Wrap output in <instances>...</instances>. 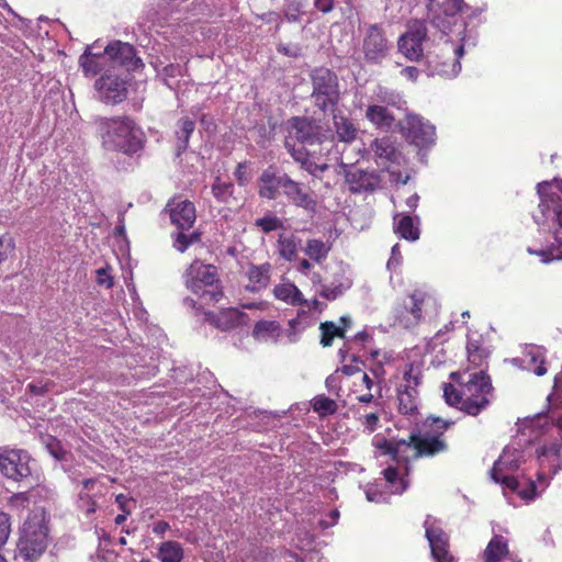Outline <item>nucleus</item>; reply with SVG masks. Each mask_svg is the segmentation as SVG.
<instances>
[{"label": "nucleus", "mask_w": 562, "mask_h": 562, "mask_svg": "<svg viewBox=\"0 0 562 562\" xmlns=\"http://www.w3.org/2000/svg\"><path fill=\"white\" fill-rule=\"evenodd\" d=\"M450 379L454 384H443V397L448 405L471 416H477L487 408L494 387L485 369L452 372Z\"/></svg>", "instance_id": "nucleus-1"}, {"label": "nucleus", "mask_w": 562, "mask_h": 562, "mask_svg": "<svg viewBox=\"0 0 562 562\" xmlns=\"http://www.w3.org/2000/svg\"><path fill=\"white\" fill-rule=\"evenodd\" d=\"M453 425L454 420L428 416L424 422L423 431H413L407 439L384 440L380 447L385 454L397 462L403 459L402 453L406 448H413L414 459L434 458L449 450V445L443 436Z\"/></svg>", "instance_id": "nucleus-2"}, {"label": "nucleus", "mask_w": 562, "mask_h": 562, "mask_svg": "<svg viewBox=\"0 0 562 562\" xmlns=\"http://www.w3.org/2000/svg\"><path fill=\"white\" fill-rule=\"evenodd\" d=\"M537 192L541 216H535V221L538 225L557 226L553 231L555 244L541 250L528 248V252L540 256L543 263L562 260V180L538 183Z\"/></svg>", "instance_id": "nucleus-3"}, {"label": "nucleus", "mask_w": 562, "mask_h": 562, "mask_svg": "<svg viewBox=\"0 0 562 562\" xmlns=\"http://www.w3.org/2000/svg\"><path fill=\"white\" fill-rule=\"evenodd\" d=\"M102 147L108 150L135 154L143 148V132L128 115L100 116L93 121Z\"/></svg>", "instance_id": "nucleus-4"}, {"label": "nucleus", "mask_w": 562, "mask_h": 562, "mask_svg": "<svg viewBox=\"0 0 562 562\" xmlns=\"http://www.w3.org/2000/svg\"><path fill=\"white\" fill-rule=\"evenodd\" d=\"M335 146L334 135L328 133L307 146H291L289 142L285 147L295 162L312 177L321 179V175L328 170L327 157Z\"/></svg>", "instance_id": "nucleus-5"}, {"label": "nucleus", "mask_w": 562, "mask_h": 562, "mask_svg": "<svg viewBox=\"0 0 562 562\" xmlns=\"http://www.w3.org/2000/svg\"><path fill=\"white\" fill-rule=\"evenodd\" d=\"M184 279L186 286L207 304H215L224 296L217 268L213 265L195 260L187 268Z\"/></svg>", "instance_id": "nucleus-6"}, {"label": "nucleus", "mask_w": 562, "mask_h": 562, "mask_svg": "<svg viewBox=\"0 0 562 562\" xmlns=\"http://www.w3.org/2000/svg\"><path fill=\"white\" fill-rule=\"evenodd\" d=\"M48 544V527L44 514H33L24 521L18 542L19 554L26 561L37 560Z\"/></svg>", "instance_id": "nucleus-7"}, {"label": "nucleus", "mask_w": 562, "mask_h": 562, "mask_svg": "<svg viewBox=\"0 0 562 562\" xmlns=\"http://www.w3.org/2000/svg\"><path fill=\"white\" fill-rule=\"evenodd\" d=\"M312 98L322 111L334 109L340 100L339 80L335 71L327 67H315L310 74Z\"/></svg>", "instance_id": "nucleus-8"}, {"label": "nucleus", "mask_w": 562, "mask_h": 562, "mask_svg": "<svg viewBox=\"0 0 562 562\" xmlns=\"http://www.w3.org/2000/svg\"><path fill=\"white\" fill-rule=\"evenodd\" d=\"M423 373L418 367L409 363L405 367L403 380L396 387L397 409L404 416L418 415L419 392Z\"/></svg>", "instance_id": "nucleus-9"}, {"label": "nucleus", "mask_w": 562, "mask_h": 562, "mask_svg": "<svg viewBox=\"0 0 562 562\" xmlns=\"http://www.w3.org/2000/svg\"><path fill=\"white\" fill-rule=\"evenodd\" d=\"M464 54L463 45H445L427 55L426 67L429 76L453 78L461 71L460 59Z\"/></svg>", "instance_id": "nucleus-10"}, {"label": "nucleus", "mask_w": 562, "mask_h": 562, "mask_svg": "<svg viewBox=\"0 0 562 562\" xmlns=\"http://www.w3.org/2000/svg\"><path fill=\"white\" fill-rule=\"evenodd\" d=\"M391 44L385 30L379 23L369 24L362 33V53L366 63L381 64L389 55Z\"/></svg>", "instance_id": "nucleus-11"}, {"label": "nucleus", "mask_w": 562, "mask_h": 562, "mask_svg": "<svg viewBox=\"0 0 562 562\" xmlns=\"http://www.w3.org/2000/svg\"><path fill=\"white\" fill-rule=\"evenodd\" d=\"M427 26L424 21L412 20L407 31L397 41L398 52L411 61H420L424 57L423 44L427 38Z\"/></svg>", "instance_id": "nucleus-12"}, {"label": "nucleus", "mask_w": 562, "mask_h": 562, "mask_svg": "<svg viewBox=\"0 0 562 562\" xmlns=\"http://www.w3.org/2000/svg\"><path fill=\"white\" fill-rule=\"evenodd\" d=\"M31 456L23 449L0 448V472L14 482H20L32 474Z\"/></svg>", "instance_id": "nucleus-13"}, {"label": "nucleus", "mask_w": 562, "mask_h": 562, "mask_svg": "<svg viewBox=\"0 0 562 562\" xmlns=\"http://www.w3.org/2000/svg\"><path fill=\"white\" fill-rule=\"evenodd\" d=\"M397 125L402 135L418 147H426L435 142V126L420 115L407 114Z\"/></svg>", "instance_id": "nucleus-14"}, {"label": "nucleus", "mask_w": 562, "mask_h": 562, "mask_svg": "<svg viewBox=\"0 0 562 562\" xmlns=\"http://www.w3.org/2000/svg\"><path fill=\"white\" fill-rule=\"evenodd\" d=\"M431 296L423 291H414L403 303L395 307L397 323L411 329L416 327L423 319V310L431 301Z\"/></svg>", "instance_id": "nucleus-15"}, {"label": "nucleus", "mask_w": 562, "mask_h": 562, "mask_svg": "<svg viewBox=\"0 0 562 562\" xmlns=\"http://www.w3.org/2000/svg\"><path fill=\"white\" fill-rule=\"evenodd\" d=\"M98 98L105 104H117L127 98V81L120 75L106 71L95 80Z\"/></svg>", "instance_id": "nucleus-16"}, {"label": "nucleus", "mask_w": 562, "mask_h": 562, "mask_svg": "<svg viewBox=\"0 0 562 562\" xmlns=\"http://www.w3.org/2000/svg\"><path fill=\"white\" fill-rule=\"evenodd\" d=\"M340 168L345 176L346 183L349 190L353 193L362 191H374L381 183V177L375 171H367L359 168L349 167L347 164L341 162Z\"/></svg>", "instance_id": "nucleus-17"}, {"label": "nucleus", "mask_w": 562, "mask_h": 562, "mask_svg": "<svg viewBox=\"0 0 562 562\" xmlns=\"http://www.w3.org/2000/svg\"><path fill=\"white\" fill-rule=\"evenodd\" d=\"M113 66H120L126 71H136L144 67L139 57L136 56L135 47L128 43L115 42L109 44L104 49Z\"/></svg>", "instance_id": "nucleus-18"}, {"label": "nucleus", "mask_w": 562, "mask_h": 562, "mask_svg": "<svg viewBox=\"0 0 562 562\" xmlns=\"http://www.w3.org/2000/svg\"><path fill=\"white\" fill-rule=\"evenodd\" d=\"M282 193L293 205L308 213L316 212L317 201L313 194L305 190L303 183L293 180L286 173L283 175Z\"/></svg>", "instance_id": "nucleus-19"}, {"label": "nucleus", "mask_w": 562, "mask_h": 562, "mask_svg": "<svg viewBox=\"0 0 562 562\" xmlns=\"http://www.w3.org/2000/svg\"><path fill=\"white\" fill-rule=\"evenodd\" d=\"M165 211L168 212L171 223L181 231H189L196 220L194 204L179 196L169 200Z\"/></svg>", "instance_id": "nucleus-20"}, {"label": "nucleus", "mask_w": 562, "mask_h": 562, "mask_svg": "<svg viewBox=\"0 0 562 562\" xmlns=\"http://www.w3.org/2000/svg\"><path fill=\"white\" fill-rule=\"evenodd\" d=\"M425 535L429 542L431 555L435 562H453V557L449 550V536L439 526L425 521Z\"/></svg>", "instance_id": "nucleus-21"}, {"label": "nucleus", "mask_w": 562, "mask_h": 562, "mask_svg": "<svg viewBox=\"0 0 562 562\" xmlns=\"http://www.w3.org/2000/svg\"><path fill=\"white\" fill-rule=\"evenodd\" d=\"M291 134L300 143L299 146H307L328 134L322 126L307 117L294 116L290 120Z\"/></svg>", "instance_id": "nucleus-22"}, {"label": "nucleus", "mask_w": 562, "mask_h": 562, "mask_svg": "<svg viewBox=\"0 0 562 562\" xmlns=\"http://www.w3.org/2000/svg\"><path fill=\"white\" fill-rule=\"evenodd\" d=\"M205 319L216 328L224 331L247 325L249 322V317L246 313L234 307L224 308L217 314L206 312Z\"/></svg>", "instance_id": "nucleus-23"}, {"label": "nucleus", "mask_w": 562, "mask_h": 562, "mask_svg": "<svg viewBox=\"0 0 562 562\" xmlns=\"http://www.w3.org/2000/svg\"><path fill=\"white\" fill-rule=\"evenodd\" d=\"M370 149L373 153L374 161L379 166L389 167L390 165L400 164L401 151L397 149L395 142L389 136L372 140Z\"/></svg>", "instance_id": "nucleus-24"}, {"label": "nucleus", "mask_w": 562, "mask_h": 562, "mask_svg": "<svg viewBox=\"0 0 562 562\" xmlns=\"http://www.w3.org/2000/svg\"><path fill=\"white\" fill-rule=\"evenodd\" d=\"M517 468V464L513 461H508L506 456H501L495 462L491 470V477L496 483H502L505 487L513 492H518L520 483L518 480L509 475L508 472Z\"/></svg>", "instance_id": "nucleus-25"}, {"label": "nucleus", "mask_w": 562, "mask_h": 562, "mask_svg": "<svg viewBox=\"0 0 562 562\" xmlns=\"http://www.w3.org/2000/svg\"><path fill=\"white\" fill-rule=\"evenodd\" d=\"M484 562H520L513 557L508 540L502 535H494L483 552Z\"/></svg>", "instance_id": "nucleus-26"}, {"label": "nucleus", "mask_w": 562, "mask_h": 562, "mask_svg": "<svg viewBox=\"0 0 562 562\" xmlns=\"http://www.w3.org/2000/svg\"><path fill=\"white\" fill-rule=\"evenodd\" d=\"M258 181H259V190H258L259 196L267 199V200H276L279 194V189L282 190L283 175L277 176L273 168L269 167L262 171Z\"/></svg>", "instance_id": "nucleus-27"}, {"label": "nucleus", "mask_w": 562, "mask_h": 562, "mask_svg": "<svg viewBox=\"0 0 562 562\" xmlns=\"http://www.w3.org/2000/svg\"><path fill=\"white\" fill-rule=\"evenodd\" d=\"M366 119L382 132H390L395 125L394 114L384 105L371 104L366 110Z\"/></svg>", "instance_id": "nucleus-28"}, {"label": "nucleus", "mask_w": 562, "mask_h": 562, "mask_svg": "<svg viewBox=\"0 0 562 562\" xmlns=\"http://www.w3.org/2000/svg\"><path fill=\"white\" fill-rule=\"evenodd\" d=\"M333 124L337 138L344 143H352L358 136L359 128L355 122L342 113L333 114Z\"/></svg>", "instance_id": "nucleus-29"}, {"label": "nucleus", "mask_w": 562, "mask_h": 562, "mask_svg": "<svg viewBox=\"0 0 562 562\" xmlns=\"http://www.w3.org/2000/svg\"><path fill=\"white\" fill-rule=\"evenodd\" d=\"M273 295L277 300L292 306L305 305L307 303L300 289L290 281L277 284L273 288Z\"/></svg>", "instance_id": "nucleus-30"}, {"label": "nucleus", "mask_w": 562, "mask_h": 562, "mask_svg": "<svg viewBox=\"0 0 562 562\" xmlns=\"http://www.w3.org/2000/svg\"><path fill=\"white\" fill-rule=\"evenodd\" d=\"M271 265L266 262L260 266L251 265L247 271L249 284L246 289L250 292H259L267 288L270 281Z\"/></svg>", "instance_id": "nucleus-31"}, {"label": "nucleus", "mask_w": 562, "mask_h": 562, "mask_svg": "<svg viewBox=\"0 0 562 562\" xmlns=\"http://www.w3.org/2000/svg\"><path fill=\"white\" fill-rule=\"evenodd\" d=\"M211 192L218 203L226 205L239 204V201L234 195L235 186L232 181L223 180L221 177H216L211 186Z\"/></svg>", "instance_id": "nucleus-32"}, {"label": "nucleus", "mask_w": 562, "mask_h": 562, "mask_svg": "<svg viewBox=\"0 0 562 562\" xmlns=\"http://www.w3.org/2000/svg\"><path fill=\"white\" fill-rule=\"evenodd\" d=\"M331 247V243L329 241H324L318 238H307L302 250L310 260L321 265L327 259Z\"/></svg>", "instance_id": "nucleus-33"}, {"label": "nucleus", "mask_w": 562, "mask_h": 562, "mask_svg": "<svg viewBox=\"0 0 562 562\" xmlns=\"http://www.w3.org/2000/svg\"><path fill=\"white\" fill-rule=\"evenodd\" d=\"M352 285V281L344 273L337 274L334 279L322 285L319 295L326 300L333 301L341 296Z\"/></svg>", "instance_id": "nucleus-34"}, {"label": "nucleus", "mask_w": 562, "mask_h": 562, "mask_svg": "<svg viewBox=\"0 0 562 562\" xmlns=\"http://www.w3.org/2000/svg\"><path fill=\"white\" fill-rule=\"evenodd\" d=\"M395 233L403 239L415 241L419 238L418 223L409 214L397 215L394 223Z\"/></svg>", "instance_id": "nucleus-35"}, {"label": "nucleus", "mask_w": 562, "mask_h": 562, "mask_svg": "<svg viewBox=\"0 0 562 562\" xmlns=\"http://www.w3.org/2000/svg\"><path fill=\"white\" fill-rule=\"evenodd\" d=\"M300 240L293 234H280L277 240L278 252L281 258L292 262L297 259Z\"/></svg>", "instance_id": "nucleus-36"}, {"label": "nucleus", "mask_w": 562, "mask_h": 562, "mask_svg": "<svg viewBox=\"0 0 562 562\" xmlns=\"http://www.w3.org/2000/svg\"><path fill=\"white\" fill-rule=\"evenodd\" d=\"M157 558L160 562H181L183 559V548L177 541H165L159 546Z\"/></svg>", "instance_id": "nucleus-37"}, {"label": "nucleus", "mask_w": 562, "mask_h": 562, "mask_svg": "<svg viewBox=\"0 0 562 562\" xmlns=\"http://www.w3.org/2000/svg\"><path fill=\"white\" fill-rule=\"evenodd\" d=\"M280 333V325L276 321H259L255 324L252 329V337L256 340H268L278 336Z\"/></svg>", "instance_id": "nucleus-38"}, {"label": "nucleus", "mask_w": 562, "mask_h": 562, "mask_svg": "<svg viewBox=\"0 0 562 562\" xmlns=\"http://www.w3.org/2000/svg\"><path fill=\"white\" fill-rule=\"evenodd\" d=\"M311 405L313 411L317 413L319 417L334 415L338 409L337 403L324 394L315 396L311 401Z\"/></svg>", "instance_id": "nucleus-39"}, {"label": "nucleus", "mask_w": 562, "mask_h": 562, "mask_svg": "<svg viewBox=\"0 0 562 562\" xmlns=\"http://www.w3.org/2000/svg\"><path fill=\"white\" fill-rule=\"evenodd\" d=\"M321 330V345L323 347H330L335 338H345L344 328H338L334 322H323L319 325Z\"/></svg>", "instance_id": "nucleus-40"}, {"label": "nucleus", "mask_w": 562, "mask_h": 562, "mask_svg": "<svg viewBox=\"0 0 562 562\" xmlns=\"http://www.w3.org/2000/svg\"><path fill=\"white\" fill-rule=\"evenodd\" d=\"M173 237V247L179 252H184L191 245L201 241V233L194 231L190 234H187L186 231L179 229V232Z\"/></svg>", "instance_id": "nucleus-41"}, {"label": "nucleus", "mask_w": 562, "mask_h": 562, "mask_svg": "<svg viewBox=\"0 0 562 562\" xmlns=\"http://www.w3.org/2000/svg\"><path fill=\"white\" fill-rule=\"evenodd\" d=\"M180 131L177 132L178 136V150L183 151L189 145V139L194 132L195 123L190 117H182L179 121Z\"/></svg>", "instance_id": "nucleus-42"}, {"label": "nucleus", "mask_w": 562, "mask_h": 562, "mask_svg": "<svg viewBox=\"0 0 562 562\" xmlns=\"http://www.w3.org/2000/svg\"><path fill=\"white\" fill-rule=\"evenodd\" d=\"M468 361L475 368L483 366V362L487 358L486 350L476 340H469L467 344Z\"/></svg>", "instance_id": "nucleus-43"}, {"label": "nucleus", "mask_w": 562, "mask_h": 562, "mask_svg": "<svg viewBox=\"0 0 562 562\" xmlns=\"http://www.w3.org/2000/svg\"><path fill=\"white\" fill-rule=\"evenodd\" d=\"M105 55H97L90 52H86L80 57V66L85 74L97 75L102 70V65L100 63V58H103Z\"/></svg>", "instance_id": "nucleus-44"}, {"label": "nucleus", "mask_w": 562, "mask_h": 562, "mask_svg": "<svg viewBox=\"0 0 562 562\" xmlns=\"http://www.w3.org/2000/svg\"><path fill=\"white\" fill-rule=\"evenodd\" d=\"M307 0H286L284 16L289 22H299L304 14Z\"/></svg>", "instance_id": "nucleus-45"}, {"label": "nucleus", "mask_w": 562, "mask_h": 562, "mask_svg": "<svg viewBox=\"0 0 562 562\" xmlns=\"http://www.w3.org/2000/svg\"><path fill=\"white\" fill-rule=\"evenodd\" d=\"M255 226L263 233H270L283 228V222L276 215L268 214L255 221Z\"/></svg>", "instance_id": "nucleus-46"}, {"label": "nucleus", "mask_w": 562, "mask_h": 562, "mask_svg": "<svg viewBox=\"0 0 562 562\" xmlns=\"http://www.w3.org/2000/svg\"><path fill=\"white\" fill-rule=\"evenodd\" d=\"M15 250V241L13 237L5 234L0 237V265L5 262L9 256Z\"/></svg>", "instance_id": "nucleus-47"}, {"label": "nucleus", "mask_w": 562, "mask_h": 562, "mask_svg": "<svg viewBox=\"0 0 562 562\" xmlns=\"http://www.w3.org/2000/svg\"><path fill=\"white\" fill-rule=\"evenodd\" d=\"M379 100L382 103H385L397 109H401L402 105L405 104V101L402 99L400 93L394 91H381L379 94Z\"/></svg>", "instance_id": "nucleus-48"}, {"label": "nucleus", "mask_w": 562, "mask_h": 562, "mask_svg": "<svg viewBox=\"0 0 562 562\" xmlns=\"http://www.w3.org/2000/svg\"><path fill=\"white\" fill-rule=\"evenodd\" d=\"M11 532V522L8 514L0 512V548L5 544Z\"/></svg>", "instance_id": "nucleus-49"}, {"label": "nucleus", "mask_w": 562, "mask_h": 562, "mask_svg": "<svg viewBox=\"0 0 562 562\" xmlns=\"http://www.w3.org/2000/svg\"><path fill=\"white\" fill-rule=\"evenodd\" d=\"M248 162L241 161L238 162L235 170H234V177L240 187H245L249 183L250 177L247 172Z\"/></svg>", "instance_id": "nucleus-50"}, {"label": "nucleus", "mask_w": 562, "mask_h": 562, "mask_svg": "<svg viewBox=\"0 0 562 562\" xmlns=\"http://www.w3.org/2000/svg\"><path fill=\"white\" fill-rule=\"evenodd\" d=\"M10 506L12 508H15V509H24L27 507L29 503H30V495H29V492H21V493H16V494H13L11 497H10Z\"/></svg>", "instance_id": "nucleus-51"}, {"label": "nucleus", "mask_w": 562, "mask_h": 562, "mask_svg": "<svg viewBox=\"0 0 562 562\" xmlns=\"http://www.w3.org/2000/svg\"><path fill=\"white\" fill-rule=\"evenodd\" d=\"M97 273V283L99 285H103L106 289H111L114 285L113 277L110 274L109 269L106 268H100L95 271Z\"/></svg>", "instance_id": "nucleus-52"}, {"label": "nucleus", "mask_w": 562, "mask_h": 562, "mask_svg": "<svg viewBox=\"0 0 562 562\" xmlns=\"http://www.w3.org/2000/svg\"><path fill=\"white\" fill-rule=\"evenodd\" d=\"M517 494L525 501H532L537 495V485L533 481H528L527 486L518 490Z\"/></svg>", "instance_id": "nucleus-53"}, {"label": "nucleus", "mask_w": 562, "mask_h": 562, "mask_svg": "<svg viewBox=\"0 0 562 562\" xmlns=\"http://www.w3.org/2000/svg\"><path fill=\"white\" fill-rule=\"evenodd\" d=\"M380 417L376 413H369L362 417V425L369 432H373L379 425Z\"/></svg>", "instance_id": "nucleus-54"}, {"label": "nucleus", "mask_w": 562, "mask_h": 562, "mask_svg": "<svg viewBox=\"0 0 562 562\" xmlns=\"http://www.w3.org/2000/svg\"><path fill=\"white\" fill-rule=\"evenodd\" d=\"M314 7L323 14H327L334 10L335 0H314Z\"/></svg>", "instance_id": "nucleus-55"}, {"label": "nucleus", "mask_w": 562, "mask_h": 562, "mask_svg": "<svg viewBox=\"0 0 562 562\" xmlns=\"http://www.w3.org/2000/svg\"><path fill=\"white\" fill-rule=\"evenodd\" d=\"M400 74L402 77L406 78L407 80H409L412 82H416L418 80L420 71L415 66H407V67H404Z\"/></svg>", "instance_id": "nucleus-56"}, {"label": "nucleus", "mask_w": 562, "mask_h": 562, "mask_svg": "<svg viewBox=\"0 0 562 562\" xmlns=\"http://www.w3.org/2000/svg\"><path fill=\"white\" fill-rule=\"evenodd\" d=\"M278 52L284 56H289V57H299L301 55V48L299 46H290V45H284V44H280L278 46Z\"/></svg>", "instance_id": "nucleus-57"}, {"label": "nucleus", "mask_w": 562, "mask_h": 562, "mask_svg": "<svg viewBox=\"0 0 562 562\" xmlns=\"http://www.w3.org/2000/svg\"><path fill=\"white\" fill-rule=\"evenodd\" d=\"M538 458L547 457V456H555L560 454V447L558 445L543 446L537 450Z\"/></svg>", "instance_id": "nucleus-58"}, {"label": "nucleus", "mask_w": 562, "mask_h": 562, "mask_svg": "<svg viewBox=\"0 0 562 562\" xmlns=\"http://www.w3.org/2000/svg\"><path fill=\"white\" fill-rule=\"evenodd\" d=\"M47 447L50 453L56 458L61 460L64 458V451L61 449L60 442L55 438H50V441L47 443Z\"/></svg>", "instance_id": "nucleus-59"}, {"label": "nucleus", "mask_w": 562, "mask_h": 562, "mask_svg": "<svg viewBox=\"0 0 562 562\" xmlns=\"http://www.w3.org/2000/svg\"><path fill=\"white\" fill-rule=\"evenodd\" d=\"M383 475H384V479L391 483V484H395L396 481L398 480V471L396 468L394 467H389L386 468L384 471H383Z\"/></svg>", "instance_id": "nucleus-60"}, {"label": "nucleus", "mask_w": 562, "mask_h": 562, "mask_svg": "<svg viewBox=\"0 0 562 562\" xmlns=\"http://www.w3.org/2000/svg\"><path fill=\"white\" fill-rule=\"evenodd\" d=\"M170 528L169 524L165 520L157 521L153 527L155 535H164Z\"/></svg>", "instance_id": "nucleus-61"}, {"label": "nucleus", "mask_w": 562, "mask_h": 562, "mask_svg": "<svg viewBox=\"0 0 562 562\" xmlns=\"http://www.w3.org/2000/svg\"><path fill=\"white\" fill-rule=\"evenodd\" d=\"M311 261H312V260H310V258H308V259H306V258H302V259H300V261H299V266H297V270H299L301 273H303V274H307V273H308V271H310V270L312 269V267H313Z\"/></svg>", "instance_id": "nucleus-62"}, {"label": "nucleus", "mask_w": 562, "mask_h": 562, "mask_svg": "<svg viewBox=\"0 0 562 562\" xmlns=\"http://www.w3.org/2000/svg\"><path fill=\"white\" fill-rule=\"evenodd\" d=\"M340 371L348 375V376H351V375H355L356 373L360 372V368L358 366H355V364H344L341 368H340Z\"/></svg>", "instance_id": "nucleus-63"}, {"label": "nucleus", "mask_w": 562, "mask_h": 562, "mask_svg": "<svg viewBox=\"0 0 562 562\" xmlns=\"http://www.w3.org/2000/svg\"><path fill=\"white\" fill-rule=\"evenodd\" d=\"M418 202H419V195L417 193H414L412 194L411 196H408L405 201L407 207L414 212L416 210V207L418 206Z\"/></svg>", "instance_id": "nucleus-64"}]
</instances>
